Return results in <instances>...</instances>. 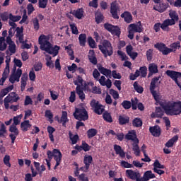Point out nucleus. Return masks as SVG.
I'll list each match as a JSON object with an SVG mask.
<instances>
[{
	"instance_id": "16",
	"label": "nucleus",
	"mask_w": 181,
	"mask_h": 181,
	"mask_svg": "<svg viewBox=\"0 0 181 181\" xmlns=\"http://www.w3.org/2000/svg\"><path fill=\"white\" fill-rule=\"evenodd\" d=\"M96 81H99L100 86L103 87L106 86L107 87V88H110L111 87H112V82L111 81V80L109 78L106 80L105 76H101V78H98V80Z\"/></svg>"
},
{
	"instance_id": "58",
	"label": "nucleus",
	"mask_w": 181,
	"mask_h": 181,
	"mask_svg": "<svg viewBox=\"0 0 181 181\" xmlns=\"http://www.w3.org/2000/svg\"><path fill=\"white\" fill-rule=\"evenodd\" d=\"M45 117L46 118H48L49 122H53L52 119L54 118V115L51 110H47V111H45Z\"/></svg>"
},
{
	"instance_id": "19",
	"label": "nucleus",
	"mask_w": 181,
	"mask_h": 181,
	"mask_svg": "<svg viewBox=\"0 0 181 181\" xmlns=\"http://www.w3.org/2000/svg\"><path fill=\"white\" fill-rule=\"evenodd\" d=\"M157 5H155L153 6V9L158 12H160V13H163L165 12L167 8H168L169 6V4H166V3H156Z\"/></svg>"
},
{
	"instance_id": "24",
	"label": "nucleus",
	"mask_w": 181,
	"mask_h": 181,
	"mask_svg": "<svg viewBox=\"0 0 181 181\" xmlns=\"http://www.w3.org/2000/svg\"><path fill=\"white\" fill-rule=\"evenodd\" d=\"M155 177V175L151 170H147L144 173V177H141V181H149L150 179H153Z\"/></svg>"
},
{
	"instance_id": "35",
	"label": "nucleus",
	"mask_w": 181,
	"mask_h": 181,
	"mask_svg": "<svg viewBox=\"0 0 181 181\" xmlns=\"http://www.w3.org/2000/svg\"><path fill=\"white\" fill-rule=\"evenodd\" d=\"M71 47H72V45L69 44L68 46L65 47V50L66 51L67 54L70 57V60L74 61L75 59L74 52L71 49Z\"/></svg>"
},
{
	"instance_id": "17",
	"label": "nucleus",
	"mask_w": 181,
	"mask_h": 181,
	"mask_svg": "<svg viewBox=\"0 0 181 181\" xmlns=\"http://www.w3.org/2000/svg\"><path fill=\"white\" fill-rule=\"evenodd\" d=\"M98 71H99L105 77L112 78V71L111 70L102 66L100 64L97 65Z\"/></svg>"
},
{
	"instance_id": "14",
	"label": "nucleus",
	"mask_w": 181,
	"mask_h": 181,
	"mask_svg": "<svg viewBox=\"0 0 181 181\" xmlns=\"http://www.w3.org/2000/svg\"><path fill=\"white\" fill-rule=\"evenodd\" d=\"M4 99L10 102V103H18L21 98L16 92H11Z\"/></svg>"
},
{
	"instance_id": "3",
	"label": "nucleus",
	"mask_w": 181,
	"mask_h": 181,
	"mask_svg": "<svg viewBox=\"0 0 181 181\" xmlns=\"http://www.w3.org/2000/svg\"><path fill=\"white\" fill-rule=\"evenodd\" d=\"M74 117L78 121H86L89 118L88 112L85 107H76Z\"/></svg>"
},
{
	"instance_id": "9",
	"label": "nucleus",
	"mask_w": 181,
	"mask_h": 181,
	"mask_svg": "<svg viewBox=\"0 0 181 181\" xmlns=\"http://www.w3.org/2000/svg\"><path fill=\"white\" fill-rule=\"evenodd\" d=\"M90 106L94 110V112L98 115H101L105 111V109L102 108V105L95 99L92 100Z\"/></svg>"
},
{
	"instance_id": "28",
	"label": "nucleus",
	"mask_w": 181,
	"mask_h": 181,
	"mask_svg": "<svg viewBox=\"0 0 181 181\" xmlns=\"http://www.w3.org/2000/svg\"><path fill=\"white\" fill-rule=\"evenodd\" d=\"M28 79V74H23L22 75V78H21V86L22 92H23L25 90V89L26 88V86L28 84V83H27Z\"/></svg>"
},
{
	"instance_id": "39",
	"label": "nucleus",
	"mask_w": 181,
	"mask_h": 181,
	"mask_svg": "<svg viewBox=\"0 0 181 181\" xmlns=\"http://www.w3.org/2000/svg\"><path fill=\"white\" fill-rule=\"evenodd\" d=\"M10 74V71H4L3 73H2V75H1V78L0 79V86H3L6 78H8V76H9Z\"/></svg>"
},
{
	"instance_id": "18",
	"label": "nucleus",
	"mask_w": 181,
	"mask_h": 181,
	"mask_svg": "<svg viewBox=\"0 0 181 181\" xmlns=\"http://www.w3.org/2000/svg\"><path fill=\"white\" fill-rule=\"evenodd\" d=\"M148 131L155 137H159L161 135V129L158 125L150 127Z\"/></svg>"
},
{
	"instance_id": "51",
	"label": "nucleus",
	"mask_w": 181,
	"mask_h": 181,
	"mask_svg": "<svg viewBox=\"0 0 181 181\" xmlns=\"http://www.w3.org/2000/svg\"><path fill=\"white\" fill-rule=\"evenodd\" d=\"M88 44L89 47H91L93 49L97 48L96 42L92 38V37H88Z\"/></svg>"
},
{
	"instance_id": "29",
	"label": "nucleus",
	"mask_w": 181,
	"mask_h": 181,
	"mask_svg": "<svg viewBox=\"0 0 181 181\" xmlns=\"http://www.w3.org/2000/svg\"><path fill=\"white\" fill-rule=\"evenodd\" d=\"M83 88H81L80 85H78L76 88V94H78L79 99L82 100V102H83L86 98V95L83 93Z\"/></svg>"
},
{
	"instance_id": "61",
	"label": "nucleus",
	"mask_w": 181,
	"mask_h": 181,
	"mask_svg": "<svg viewBox=\"0 0 181 181\" xmlns=\"http://www.w3.org/2000/svg\"><path fill=\"white\" fill-rule=\"evenodd\" d=\"M39 8H46L48 4V0H39Z\"/></svg>"
},
{
	"instance_id": "47",
	"label": "nucleus",
	"mask_w": 181,
	"mask_h": 181,
	"mask_svg": "<svg viewBox=\"0 0 181 181\" xmlns=\"http://www.w3.org/2000/svg\"><path fill=\"white\" fill-rule=\"evenodd\" d=\"M0 18L3 22H6L8 19H10V13L7 11L3 12L0 14Z\"/></svg>"
},
{
	"instance_id": "26",
	"label": "nucleus",
	"mask_w": 181,
	"mask_h": 181,
	"mask_svg": "<svg viewBox=\"0 0 181 181\" xmlns=\"http://www.w3.org/2000/svg\"><path fill=\"white\" fill-rule=\"evenodd\" d=\"M83 8H81L77 10H74L73 11H70L71 15H74L76 18L81 19L83 16Z\"/></svg>"
},
{
	"instance_id": "31",
	"label": "nucleus",
	"mask_w": 181,
	"mask_h": 181,
	"mask_svg": "<svg viewBox=\"0 0 181 181\" xmlns=\"http://www.w3.org/2000/svg\"><path fill=\"white\" fill-rule=\"evenodd\" d=\"M129 30L136 33H141L143 32L144 28L141 25H138L133 23L129 25Z\"/></svg>"
},
{
	"instance_id": "42",
	"label": "nucleus",
	"mask_w": 181,
	"mask_h": 181,
	"mask_svg": "<svg viewBox=\"0 0 181 181\" xmlns=\"http://www.w3.org/2000/svg\"><path fill=\"white\" fill-rule=\"evenodd\" d=\"M133 127H141L143 125V122L139 117H135L132 122Z\"/></svg>"
},
{
	"instance_id": "38",
	"label": "nucleus",
	"mask_w": 181,
	"mask_h": 181,
	"mask_svg": "<svg viewBox=\"0 0 181 181\" xmlns=\"http://www.w3.org/2000/svg\"><path fill=\"white\" fill-rule=\"evenodd\" d=\"M69 136L72 145L76 144L79 141L78 134L73 135L71 132H69Z\"/></svg>"
},
{
	"instance_id": "59",
	"label": "nucleus",
	"mask_w": 181,
	"mask_h": 181,
	"mask_svg": "<svg viewBox=\"0 0 181 181\" xmlns=\"http://www.w3.org/2000/svg\"><path fill=\"white\" fill-rule=\"evenodd\" d=\"M9 132L15 135H19V130L16 125H11L9 127Z\"/></svg>"
},
{
	"instance_id": "8",
	"label": "nucleus",
	"mask_w": 181,
	"mask_h": 181,
	"mask_svg": "<svg viewBox=\"0 0 181 181\" xmlns=\"http://www.w3.org/2000/svg\"><path fill=\"white\" fill-rule=\"evenodd\" d=\"M154 47L160 52H162L163 55H167L170 54L171 52H173V49L168 48L163 42H157L154 45Z\"/></svg>"
},
{
	"instance_id": "4",
	"label": "nucleus",
	"mask_w": 181,
	"mask_h": 181,
	"mask_svg": "<svg viewBox=\"0 0 181 181\" xmlns=\"http://www.w3.org/2000/svg\"><path fill=\"white\" fill-rule=\"evenodd\" d=\"M160 105L164 110L167 115L173 116L177 115L179 110L177 108V106L175 104H163L162 102H160Z\"/></svg>"
},
{
	"instance_id": "10",
	"label": "nucleus",
	"mask_w": 181,
	"mask_h": 181,
	"mask_svg": "<svg viewBox=\"0 0 181 181\" xmlns=\"http://www.w3.org/2000/svg\"><path fill=\"white\" fill-rule=\"evenodd\" d=\"M126 175L132 180L141 181V173L139 171L127 170H126Z\"/></svg>"
},
{
	"instance_id": "32",
	"label": "nucleus",
	"mask_w": 181,
	"mask_h": 181,
	"mask_svg": "<svg viewBox=\"0 0 181 181\" xmlns=\"http://www.w3.org/2000/svg\"><path fill=\"white\" fill-rule=\"evenodd\" d=\"M32 127L31 124L30 123L29 120H25L24 122H21L20 127L23 132H26L28 131V129Z\"/></svg>"
},
{
	"instance_id": "53",
	"label": "nucleus",
	"mask_w": 181,
	"mask_h": 181,
	"mask_svg": "<svg viewBox=\"0 0 181 181\" xmlns=\"http://www.w3.org/2000/svg\"><path fill=\"white\" fill-rule=\"evenodd\" d=\"M5 38L4 37H0V51L3 52L6 49L7 45L4 42Z\"/></svg>"
},
{
	"instance_id": "27",
	"label": "nucleus",
	"mask_w": 181,
	"mask_h": 181,
	"mask_svg": "<svg viewBox=\"0 0 181 181\" xmlns=\"http://www.w3.org/2000/svg\"><path fill=\"white\" fill-rule=\"evenodd\" d=\"M121 18H124V21L127 23H132L133 20L132 15L129 11H124V13H122L121 14Z\"/></svg>"
},
{
	"instance_id": "46",
	"label": "nucleus",
	"mask_w": 181,
	"mask_h": 181,
	"mask_svg": "<svg viewBox=\"0 0 181 181\" xmlns=\"http://www.w3.org/2000/svg\"><path fill=\"white\" fill-rule=\"evenodd\" d=\"M147 71L148 68L146 66H140L139 72L141 78H146V75L148 74Z\"/></svg>"
},
{
	"instance_id": "41",
	"label": "nucleus",
	"mask_w": 181,
	"mask_h": 181,
	"mask_svg": "<svg viewBox=\"0 0 181 181\" xmlns=\"http://www.w3.org/2000/svg\"><path fill=\"white\" fill-rule=\"evenodd\" d=\"M103 117L106 122H108V123L113 122L112 117L111 116L110 113L107 112H105L103 113Z\"/></svg>"
},
{
	"instance_id": "2",
	"label": "nucleus",
	"mask_w": 181,
	"mask_h": 181,
	"mask_svg": "<svg viewBox=\"0 0 181 181\" xmlns=\"http://www.w3.org/2000/svg\"><path fill=\"white\" fill-rule=\"evenodd\" d=\"M99 49L105 58H107L108 56H112L114 54L112 45L107 40H104L102 45H99Z\"/></svg>"
},
{
	"instance_id": "54",
	"label": "nucleus",
	"mask_w": 181,
	"mask_h": 181,
	"mask_svg": "<svg viewBox=\"0 0 181 181\" xmlns=\"http://www.w3.org/2000/svg\"><path fill=\"white\" fill-rule=\"evenodd\" d=\"M10 160H11V156L9 155H6L3 158V163H4L5 165L8 168L11 167Z\"/></svg>"
},
{
	"instance_id": "11",
	"label": "nucleus",
	"mask_w": 181,
	"mask_h": 181,
	"mask_svg": "<svg viewBox=\"0 0 181 181\" xmlns=\"http://www.w3.org/2000/svg\"><path fill=\"white\" fill-rule=\"evenodd\" d=\"M23 71L21 69H18L16 72L11 73L9 77V82L11 84H14L15 81L19 82L20 78L22 76Z\"/></svg>"
},
{
	"instance_id": "43",
	"label": "nucleus",
	"mask_w": 181,
	"mask_h": 181,
	"mask_svg": "<svg viewBox=\"0 0 181 181\" xmlns=\"http://www.w3.org/2000/svg\"><path fill=\"white\" fill-rule=\"evenodd\" d=\"M32 22L33 24V28H34L35 32H38V30H40V27L38 18H33Z\"/></svg>"
},
{
	"instance_id": "60",
	"label": "nucleus",
	"mask_w": 181,
	"mask_h": 181,
	"mask_svg": "<svg viewBox=\"0 0 181 181\" xmlns=\"http://www.w3.org/2000/svg\"><path fill=\"white\" fill-rule=\"evenodd\" d=\"M153 168L165 169V165L160 164L158 160H156L153 163Z\"/></svg>"
},
{
	"instance_id": "62",
	"label": "nucleus",
	"mask_w": 181,
	"mask_h": 181,
	"mask_svg": "<svg viewBox=\"0 0 181 181\" xmlns=\"http://www.w3.org/2000/svg\"><path fill=\"white\" fill-rule=\"evenodd\" d=\"M133 151H134L136 156H140L141 151H140L139 146H138V144H133Z\"/></svg>"
},
{
	"instance_id": "64",
	"label": "nucleus",
	"mask_w": 181,
	"mask_h": 181,
	"mask_svg": "<svg viewBox=\"0 0 181 181\" xmlns=\"http://www.w3.org/2000/svg\"><path fill=\"white\" fill-rule=\"evenodd\" d=\"M33 100L30 95H26L24 101V105L28 106L29 105H33Z\"/></svg>"
},
{
	"instance_id": "1",
	"label": "nucleus",
	"mask_w": 181,
	"mask_h": 181,
	"mask_svg": "<svg viewBox=\"0 0 181 181\" xmlns=\"http://www.w3.org/2000/svg\"><path fill=\"white\" fill-rule=\"evenodd\" d=\"M39 45H40V49L45 51L49 54H52L56 57L59 54L60 47L58 45L52 46V44L49 42L48 36L45 34L40 35L39 37Z\"/></svg>"
},
{
	"instance_id": "55",
	"label": "nucleus",
	"mask_w": 181,
	"mask_h": 181,
	"mask_svg": "<svg viewBox=\"0 0 181 181\" xmlns=\"http://www.w3.org/2000/svg\"><path fill=\"white\" fill-rule=\"evenodd\" d=\"M110 33L119 37L121 35V29L119 27L115 26Z\"/></svg>"
},
{
	"instance_id": "25",
	"label": "nucleus",
	"mask_w": 181,
	"mask_h": 181,
	"mask_svg": "<svg viewBox=\"0 0 181 181\" xmlns=\"http://www.w3.org/2000/svg\"><path fill=\"white\" fill-rule=\"evenodd\" d=\"M113 149L115 152H116V154L119 156L120 158H125L126 154L124 150L122 149V147L121 146H118L117 144L114 145Z\"/></svg>"
},
{
	"instance_id": "36",
	"label": "nucleus",
	"mask_w": 181,
	"mask_h": 181,
	"mask_svg": "<svg viewBox=\"0 0 181 181\" xmlns=\"http://www.w3.org/2000/svg\"><path fill=\"white\" fill-rule=\"evenodd\" d=\"M78 42H79V45L81 47H84L86 45V42H87V35L80 34L78 36Z\"/></svg>"
},
{
	"instance_id": "5",
	"label": "nucleus",
	"mask_w": 181,
	"mask_h": 181,
	"mask_svg": "<svg viewBox=\"0 0 181 181\" xmlns=\"http://www.w3.org/2000/svg\"><path fill=\"white\" fill-rule=\"evenodd\" d=\"M160 78V76L153 78L151 83H150V86H149V91L150 93H151L156 103L159 102L160 98H159V95L157 93V91L155 90V88H156V83L158 82Z\"/></svg>"
},
{
	"instance_id": "50",
	"label": "nucleus",
	"mask_w": 181,
	"mask_h": 181,
	"mask_svg": "<svg viewBox=\"0 0 181 181\" xmlns=\"http://www.w3.org/2000/svg\"><path fill=\"white\" fill-rule=\"evenodd\" d=\"M21 19V16H13L12 13H9V20L11 22L17 23Z\"/></svg>"
},
{
	"instance_id": "63",
	"label": "nucleus",
	"mask_w": 181,
	"mask_h": 181,
	"mask_svg": "<svg viewBox=\"0 0 181 181\" xmlns=\"http://www.w3.org/2000/svg\"><path fill=\"white\" fill-rule=\"evenodd\" d=\"M81 146H82L83 151H84L85 152H87L91 150V146H89L85 141H83Z\"/></svg>"
},
{
	"instance_id": "6",
	"label": "nucleus",
	"mask_w": 181,
	"mask_h": 181,
	"mask_svg": "<svg viewBox=\"0 0 181 181\" xmlns=\"http://www.w3.org/2000/svg\"><path fill=\"white\" fill-rule=\"evenodd\" d=\"M165 74L174 81L178 87L181 88V73L175 71L167 70Z\"/></svg>"
},
{
	"instance_id": "49",
	"label": "nucleus",
	"mask_w": 181,
	"mask_h": 181,
	"mask_svg": "<svg viewBox=\"0 0 181 181\" xmlns=\"http://www.w3.org/2000/svg\"><path fill=\"white\" fill-rule=\"evenodd\" d=\"M163 113L164 112L160 107H156L155 114L157 118H161L163 116Z\"/></svg>"
},
{
	"instance_id": "20",
	"label": "nucleus",
	"mask_w": 181,
	"mask_h": 181,
	"mask_svg": "<svg viewBox=\"0 0 181 181\" xmlns=\"http://www.w3.org/2000/svg\"><path fill=\"white\" fill-rule=\"evenodd\" d=\"M134 47L132 45H129L126 47L127 54L133 60H135L138 57V53L136 52H133Z\"/></svg>"
},
{
	"instance_id": "7",
	"label": "nucleus",
	"mask_w": 181,
	"mask_h": 181,
	"mask_svg": "<svg viewBox=\"0 0 181 181\" xmlns=\"http://www.w3.org/2000/svg\"><path fill=\"white\" fill-rule=\"evenodd\" d=\"M170 18H167L164 20V26H171L175 25L176 22H178L179 21V16L177 13V11H172L169 13Z\"/></svg>"
},
{
	"instance_id": "52",
	"label": "nucleus",
	"mask_w": 181,
	"mask_h": 181,
	"mask_svg": "<svg viewBox=\"0 0 181 181\" xmlns=\"http://www.w3.org/2000/svg\"><path fill=\"white\" fill-rule=\"evenodd\" d=\"M153 55V49H149L148 50L146 51V56L148 62L152 61Z\"/></svg>"
},
{
	"instance_id": "40",
	"label": "nucleus",
	"mask_w": 181,
	"mask_h": 181,
	"mask_svg": "<svg viewBox=\"0 0 181 181\" xmlns=\"http://www.w3.org/2000/svg\"><path fill=\"white\" fill-rule=\"evenodd\" d=\"M98 134V130L96 129H90L87 131V137L88 139H92L95 136Z\"/></svg>"
},
{
	"instance_id": "45",
	"label": "nucleus",
	"mask_w": 181,
	"mask_h": 181,
	"mask_svg": "<svg viewBox=\"0 0 181 181\" xmlns=\"http://www.w3.org/2000/svg\"><path fill=\"white\" fill-rule=\"evenodd\" d=\"M133 87L139 94H142L144 93V88L139 85L137 82L133 83Z\"/></svg>"
},
{
	"instance_id": "44",
	"label": "nucleus",
	"mask_w": 181,
	"mask_h": 181,
	"mask_svg": "<svg viewBox=\"0 0 181 181\" xmlns=\"http://www.w3.org/2000/svg\"><path fill=\"white\" fill-rule=\"evenodd\" d=\"M121 105L123 109L128 110L132 108V102L129 100H123Z\"/></svg>"
},
{
	"instance_id": "48",
	"label": "nucleus",
	"mask_w": 181,
	"mask_h": 181,
	"mask_svg": "<svg viewBox=\"0 0 181 181\" xmlns=\"http://www.w3.org/2000/svg\"><path fill=\"white\" fill-rule=\"evenodd\" d=\"M170 49H173V52H175L177 49H179L181 47L180 42L179 41L173 42L170 44Z\"/></svg>"
},
{
	"instance_id": "57",
	"label": "nucleus",
	"mask_w": 181,
	"mask_h": 181,
	"mask_svg": "<svg viewBox=\"0 0 181 181\" xmlns=\"http://www.w3.org/2000/svg\"><path fill=\"white\" fill-rule=\"evenodd\" d=\"M69 26H70V28H71L72 34H74V35H78V33H79L78 29H77V27L76 26L74 23H71L69 25Z\"/></svg>"
},
{
	"instance_id": "15",
	"label": "nucleus",
	"mask_w": 181,
	"mask_h": 181,
	"mask_svg": "<svg viewBox=\"0 0 181 181\" xmlns=\"http://www.w3.org/2000/svg\"><path fill=\"white\" fill-rule=\"evenodd\" d=\"M165 21L163 22V23H157L154 25L153 29L156 33L160 32V28L163 32H170V29L169 28V25L165 26Z\"/></svg>"
},
{
	"instance_id": "30",
	"label": "nucleus",
	"mask_w": 181,
	"mask_h": 181,
	"mask_svg": "<svg viewBox=\"0 0 181 181\" xmlns=\"http://www.w3.org/2000/svg\"><path fill=\"white\" fill-rule=\"evenodd\" d=\"M118 121L119 125L124 126L129 123V117L126 115H119Z\"/></svg>"
},
{
	"instance_id": "56",
	"label": "nucleus",
	"mask_w": 181,
	"mask_h": 181,
	"mask_svg": "<svg viewBox=\"0 0 181 181\" xmlns=\"http://www.w3.org/2000/svg\"><path fill=\"white\" fill-rule=\"evenodd\" d=\"M62 122H69V119L67 117V112L66 111H62V117L59 120V123H62Z\"/></svg>"
},
{
	"instance_id": "13",
	"label": "nucleus",
	"mask_w": 181,
	"mask_h": 181,
	"mask_svg": "<svg viewBox=\"0 0 181 181\" xmlns=\"http://www.w3.org/2000/svg\"><path fill=\"white\" fill-rule=\"evenodd\" d=\"M125 139L128 141L134 142V144H139V140L137 139L136 134L134 130L129 131L125 136Z\"/></svg>"
},
{
	"instance_id": "34",
	"label": "nucleus",
	"mask_w": 181,
	"mask_h": 181,
	"mask_svg": "<svg viewBox=\"0 0 181 181\" xmlns=\"http://www.w3.org/2000/svg\"><path fill=\"white\" fill-rule=\"evenodd\" d=\"M178 140V136L175 135L173 137H172L165 144V147L167 148H172L174 146V144L177 142Z\"/></svg>"
},
{
	"instance_id": "22",
	"label": "nucleus",
	"mask_w": 181,
	"mask_h": 181,
	"mask_svg": "<svg viewBox=\"0 0 181 181\" xmlns=\"http://www.w3.org/2000/svg\"><path fill=\"white\" fill-rule=\"evenodd\" d=\"M88 59L89 62L92 63L93 65H96L98 64V59L96 58L95 52H94V49H90L88 52Z\"/></svg>"
},
{
	"instance_id": "33",
	"label": "nucleus",
	"mask_w": 181,
	"mask_h": 181,
	"mask_svg": "<svg viewBox=\"0 0 181 181\" xmlns=\"http://www.w3.org/2000/svg\"><path fill=\"white\" fill-rule=\"evenodd\" d=\"M148 77H150L152 74H156L158 72V66L154 63L150 64L148 66Z\"/></svg>"
},
{
	"instance_id": "37",
	"label": "nucleus",
	"mask_w": 181,
	"mask_h": 181,
	"mask_svg": "<svg viewBox=\"0 0 181 181\" xmlns=\"http://www.w3.org/2000/svg\"><path fill=\"white\" fill-rule=\"evenodd\" d=\"M95 20L97 24L102 23L105 21V16L103 14H102L101 12L97 13H95Z\"/></svg>"
},
{
	"instance_id": "23",
	"label": "nucleus",
	"mask_w": 181,
	"mask_h": 181,
	"mask_svg": "<svg viewBox=\"0 0 181 181\" xmlns=\"http://www.w3.org/2000/svg\"><path fill=\"white\" fill-rule=\"evenodd\" d=\"M93 157L91 155H85L83 158V163L85 164V168L86 170H88L90 165L92 164Z\"/></svg>"
},
{
	"instance_id": "21",
	"label": "nucleus",
	"mask_w": 181,
	"mask_h": 181,
	"mask_svg": "<svg viewBox=\"0 0 181 181\" xmlns=\"http://www.w3.org/2000/svg\"><path fill=\"white\" fill-rule=\"evenodd\" d=\"M118 6L116 2H113L111 4L110 6V13L114 19H119V16L117 14Z\"/></svg>"
},
{
	"instance_id": "12",
	"label": "nucleus",
	"mask_w": 181,
	"mask_h": 181,
	"mask_svg": "<svg viewBox=\"0 0 181 181\" xmlns=\"http://www.w3.org/2000/svg\"><path fill=\"white\" fill-rule=\"evenodd\" d=\"M53 156H54V160H55V166L54 167V170H56L57 167L59 165L60 163L62 160V153L60 152V151L57 148L53 149Z\"/></svg>"
}]
</instances>
